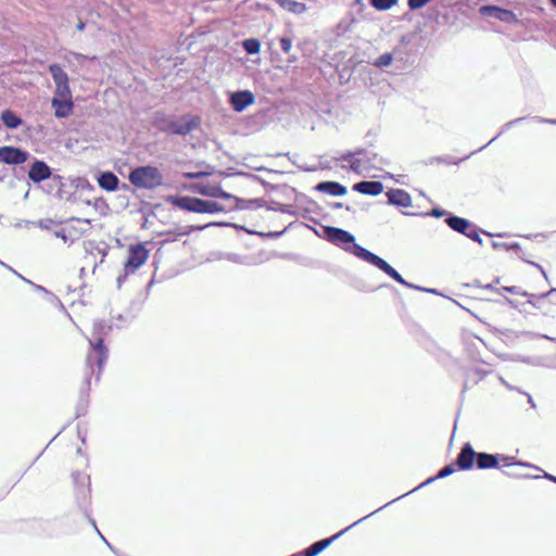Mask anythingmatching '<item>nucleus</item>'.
Masks as SVG:
<instances>
[{"mask_svg":"<svg viewBox=\"0 0 556 556\" xmlns=\"http://www.w3.org/2000/svg\"><path fill=\"white\" fill-rule=\"evenodd\" d=\"M324 232L327 240L331 243L353 254L357 258L379 268L381 271L387 274L399 283H406V280L399 274L397 270H395L387 261L380 256L356 243L354 236L349 231L332 226H326L324 227Z\"/></svg>","mask_w":556,"mask_h":556,"instance_id":"nucleus-1","label":"nucleus"},{"mask_svg":"<svg viewBox=\"0 0 556 556\" xmlns=\"http://www.w3.org/2000/svg\"><path fill=\"white\" fill-rule=\"evenodd\" d=\"M112 327L103 319L96 320L92 328V337L88 339L91 352L87 355V372L85 387L81 392H87L90 387V375L93 372V366L98 367L97 380L100 378L102 368L108 359L109 351L103 343L104 337L111 331Z\"/></svg>","mask_w":556,"mask_h":556,"instance_id":"nucleus-2","label":"nucleus"},{"mask_svg":"<svg viewBox=\"0 0 556 556\" xmlns=\"http://www.w3.org/2000/svg\"><path fill=\"white\" fill-rule=\"evenodd\" d=\"M131 185L139 189L153 190L163 185V175L155 166H138L128 175Z\"/></svg>","mask_w":556,"mask_h":556,"instance_id":"nucleus-3","label":"nucleus"},{"mask_svg":"<svg viewBox=\"0 0 556 556\" xmlns=\"http://www.w3.org/2000/svg\"><path fill=\"white\" fill-rule=\"evenodd\" d=\"M200 124V119L197 116L190 114L181 115L178 118H164L162 122H157V128L170 135L186 136L194 130Z\"/></svg>","mask_w":556,"mask_h":556,"instance_id":"nucleus-4","label":"nucleus"},{"mask_svg":"<svg viewBox=\"0 0 556 556\" xmlns=\"http://www.w3.org/2000/svg\"><path fill=\"white\" fill-rule=\"evenodd\" d=\"M72 477L75 484L76 503L87 514L91 494L90 477L78 471L73 472Z\"/></svg>","mask_w":556,"mask_h":556,"instance_id":"nucleus-5","label":"nucleus"},{"mask_svg":"<svg viewBox=\"0 0 556 556\" xmlns=\"http://www.w3.org/2000/svg\"><path fill=\"white\" fill-rule=\"evenodd\" d=\"M375 513H376V510L370 513L369 515L356 520L355 522H353L352 525H350L349 527L344 528L343 530L339 531L338 533L333 534L330 538L314 542L312 545H309L307 548H305L303 552L300 553L301 556H317L324 549H326L332 542H334L337 539H339L342 534H344L346 531H349L354 526L361 523L366 518L372 516Z\"/></svg>","mask_w":556,"mask_h":556,"instance_id":"nucleus-6","label":"nucleus"},{"mask_svg":"<svg viewBox=\"0 0 556 556\" xmlns=\"http://www.w3.org/2000/svg\"><path fill=\"white\" fill-rule=\"evenodd\" d=\"M207 201L195 197L180 195L172 197L170 203L184 211L192 213H207Z\"/></svg>","mask_w":556,"mask_h":556,"instance_id":"nucleus-7","label":"nucleus"},{"mask_svg":"<svg viewBox=\"0 0 556 556\" xmlns=\"http://www.w3.org/2000/svg\"><path fill=\"white\" fill-rule=\"evenodd\" d=\"M149 251L142 243L131 245L128 251V257L125 262L126 274L135 273L141 265L146 263Z\"/></svg>","mask_w":556,"mask_h":556,"instance_id":"nucleus-8","label":"nucleus"},{"mask_svg":"<svg viewBox=\"0 0 556 556\" xmlns=\"http://www.w3.org/2000/svg\"><path fill=\"white\" fill-rule=\"evenodd\" d=\"M357 150L365 152L364 154L358 155L361 163L358 175L368 174L372 169H382L383 165L388 164V161L383 156L375 152L364 148H358Z\"/></svg>","mask_w":556,"mask_h":556,"instance_id":"nucleus-9","label":"nucleus"},{"mask_svg":"<svg viewBox=\"0 0 556 556\" xmlns=\"http://www.w3.org/2000/svg\"><path fill=\"white\" fill-rule=\"evenodd\" d=\"M29 153L21 148L4 146L0 148V162L8 165H20L25 163Z\"/></svg>","mask_w":556,"mask_h":556,"instance_id":"nucleus-10","label":"nucleus"},{"mask_svg":"<svg viewBox=\"0 0 556 556\" xmlns=\"http://www.w3.org/2000/svg\"><path fill=\"white\" fill-rule=\"evenodd\" d=\"M525 117H518V118H515L513 121H509L507 122L503 128H502V131L495 136L494 138H492L485 146L479 148L478 150H475L473 152H471L470 154L466 155L465 157L460 159V160H446L445 157H442V156H437V157H431L429 159L426 164H433V163H446V164H455L457 165L458 163H460L462 161L464 160H467L469 159L471 155L480 152L481 150H483L485 147H488L489 144H491L493 141H495L498 136L504 131V130H507L509 129L513 125H517L519 124L521 121H523Z\"/></svg>","mask_w":556,"mask_h":556,"instance_id":"nucleus-11","label":"nucleus"},{"mask_svg":"<svg viewBox=\"0 0 556 556\" xmlns=\"http://www.w3.org/2000/svg\"><path fill=\"white\" fill-rule=\"evenodd\" d=\"M477 458V452L470 443H465L456 457V466L460 470H469L473 467Z\"/></svg>","mask_w":556,"mask_h":556,"instance_id":"nucleus-12","label":"nucleus"},{"mask_svg":"<svg viewBox=\"0 0 556 556\" xmlns=\"http://www.w3.org/2000/svg\"><path fill=\"white\" fill-rule=\"evenodd\" d=\"M254 94L250 90H239L232 92L229 102L232 109L240 113L254 102Z\"/></svg>","mask_w":556,"mask_h":556,"instance_id":"nucleus-13","label":"nucleus"},{"mask_svg":"<svg viewBox=\"0 0 556 556\" xmlns=\"http://www.w3.org/2000/svg\"><path fill=\"white\" fill-rule=\"evenodd\" d=\"M51 175V168L48 166L46 162L40 160H36L28 170L29 179L36 184L50 178Z\"/></svg>","mask_w":556,"mask_h":556,"instance_id":"nucleus-14","label":"nucleus"},{"mask_svg":"<svg viewBox=\"0 0 556 556\" xmlns=\"http://www.w3.org/2000/svg\"><path fill=\"white\" fill-rule=\"evenodd\" d=\"M195 192L203 197L216 198V199H235V195L224 191L219 185H198Z\"/></svg>","mask_w":556,"mask_h":556,"instance_id":"nucleus-15","label":"nucleus"},{"mask_svg":"<svg viewBox=\"0 0 556 556\" xmlns=\"http://www.w3.org/2000/svg\"><path fill=\"white\" fill-rule=\"evenodd\" d=\"M386 195L388 197V203L390 205L399 207L412 206V198L409 193L403 189H390Z\"/></svg>","mask_w":556,"mask_h":556,"instance_id":"nucleus-16","label":"nucleus"},{"mask_svg":"<svg viewBox=\"0 0 556 556\" xmlns=\"http://www.w3.org/2000/svg\"><path fill=\"white\" fill-rule=\"evenodd\" d=\"M51 106L54 109V115L58 118H66L73 113L72 98H52Z\"/></svg>","mask_w":556,"mask_h":556,"instance_id":"nucleus-17","label":"nucleus"},{"mask_svg":"<svg viewBox=\"0 0 556 556\" xmlns=\"http://www.w3.org/2000/svg\"><path fill=\"white\" fill-rule=\"evenodd\" d=\"M99 187L105 191L113 192L119 189L118 177L110 170L100 172L97 176Z\"/></svg>","mask_w":556,"mask_h":556,"instance_id":"nucleus-18","label":"nucleus"},{"mask_svg":"<svg viewBox=\"0 0 556 556\" xmlns=\"http://www.w3.org/2000/svg\"><path fill=\"white\" fill-rule=\"evenodd\" d=\"M455 465H456V464H448V465H446V466L442 467V468L438 471V473H437L434 477H430V478H428L425 482H422L421 484H419L418 486H416L414 490H412V491L407 492V493H406V495H407V494H409V493H412V492H414V491H416V490H418V489H420V488H422V486H425V485H427V484L432 483V482H433V481H435L437 479H443V478H446V477L451 476L452 473H454V472H455ZM404 496H405V494H404ZM402 497H403V495H402V496H399L397 498H395V500H393V501L389 502L388 504L383 505L382 507L378 508L376 511H379V510H380V509H382L383 507H386V506L390 505L391 503H393V502H395V501H397V500H400V498H402Z\"/></svg>","mask_w":556,"mask_h":556,"instance_id":"nucleus-19","label":"nucleus"},{"mask_svg":"<svg viewBox=\"0 0 556 556\" xmlns=\"http://www.w3.org/2000/svg\"><path fill=\"white\" fill-rule=\"evenodd\" d=\"M480 12L483 15L494 17L502 22H509L511 18H514V13L511 11L502 9L496 5H484L480 9Z\"/></svg>","mask_w":556,"mask_h":556,"instance_id":"nucleus-20","label":"nucleus"},{"mask_svg":"<svg viewBox=\"0 0 556 556\" xmlns=\"http://www.w3.org/2000/svg\"><path fill=\"white\" fill-rule=\"evenodd\" d=\"M353 190L368 195H378L383 191V185L380 181L363 180L353 186Z\"/></svg>","mask_w":556,"mask_h":556,"instance_id":"nucleus-21","label":"nucleus"},{"mask_svg":"<svg viewBox=\"0 0 556 556\" xmlns=\"http://www.w3.org/2000/svg\"><path fill=\"white\" fill-rule=\"evenodd\" d=\"M315 189L319 192L336 197L344 195L348 192L346 187L337 181H321L316 185Z\"/></svg>","mask_w":556,"mask_h":556,"instance_id":"nucleus-22","label":"nucleus"},{"mask_svg":"<svg viewBox=\"0 0 556 556\" xmlns=\"http://www.w3.org/2000/svg\"><path fill=\"white\" fill-rule=\"evenodd\" d=\"M500 463L498 454H489L484 452L477 453L476 465L478 469L497 468Z\"/></svg>","mask_w":556,"mask_h":556,"instance_id":"nucleus-23","label":"nucleus"},{"mask_svg":"<svg viewBox=\"0 0 556 556\" xmlns=\"http://www.w3.org/2000/svg\"><path fill=\"white\" fill-rule=\"evenodd\" d=\"M445 224L454 231L465 236L466 231L472 224L470 220L453 214H448L445 218Z\"/></svg>","mask_w":556,"mask_h":556,"instance_id":"nucleus-24","label":"nucleus"},{"mask_svg":"<svg viewBox=\"0 0 556 556\" xmlns=\"http://www.w3.org/2000/svg\"><path fill=\"white\" fill-rule=\"evenodd\" d=\"M362 150L348 151L343 153L340 157L336 159L337 161H343L349 163V169L355 174H359V160L358 155L364 154Z\"/></svg>","mask_w":556,"mask_h":556,"instance_id":"nucleus-25","label":"nucleus"},{"mask_svg":"<svg viewBox=\"0 0 556 556\" xmlns=\"http://www.w3.org/2000/svg\"><path fill=\"white\" fill-rule=\"evenodd\" d=\"M281 9L295 14L301 15L307 11V7L303 2L295 0H274Z\"/></svg>","mask_w":556,"mask_h":556,"instance_id":"nucleus-26","label":"nucleus"},{"mask_svg":"<svg viewBox=\"0 0 556 556\" xmlns=\"http://www.w3.org/2000/svg\"><path fill=\"white\" fill-rule=\"evenodd\" d=\"M227 201H232L233 205L229 206L228 210H249L253 207H261L262 206V199H241L235 195V199H227Z\"/></svg>","mask_w":556,"mask_h":556,"instance_id":"nucleus-27","label":"nucleus"},{"mask_svg":"<svg viewBox=\"0 0 556 556\" xmlns=\"http://www.w3.org/2000/svg\"><path fill=\"white\" fill-rule=\"evenodd\" d=\"M0 118L9 129H15L22 124V118L11 110L2 111Z\"/></svg>","mask_w":556,"mask_h":556,"instance_id":"nucleus-28","label":"nucleus"},{"mask_svg":"<svg viewBox=\"0 0 556 556\" xmlns=\"http://www.w3.org/2000/svg\"><path fill=\"white\" fill-rule=\"evenodd\" d=\"M49 73L51 74L55 86L68 83V75L60 64H51L49 66Z\"/></svg>","mask_w":556,"mask_h":556,"instance_id":"nucleus-29","label":"nucleus"},{"mask_svg":"<svg viewBox=\"0 0 556 556\" xmlns=\"http://www.w3.org/2000/svg\"><path fill=\"white\" fill-rule=\"evenodd\" d=\"M484 233L486 236H490L492 237L493 235L491 232H488V231H484V230H481L477 225L475 224H471L470 227L468 228V230L466 231L465 236L469 239H471L472 241L475 242H478L480 245L483 244V240L482 238L480 237V233Z\"/></svg>","mask_w":556,"mask_h":556,"instance_id":"nucleus-30","label":"nucleus"},{"mask_svg":"<svg viewBox=\"0 0 556 556\" xmlns=\"http://www.w3.org/2000/svg\"><path fill=\"white\" fill-rule=\"evenodd\" d=\"M242 48L248 54H256L260 52L261 42L256 38H248L242 41Z\"/></svg>","mask_w":556,"mask_h":556,"instance_id":"nucleus-31","label":"nucleus"},{"mask_svg":"<svg viewBox=\"0 0 556 556\" xmlns=\"http://www.w3.org/2000/svg\"><path fill=\"white\" fill-rule=\"evenodd\" d=\"M225 258L236 264H242L247 266L253 265V262L249 256L240 255L237 253H228L226 254Z\"/></svg>","mask_w":556,"mask_h":556,"instance_id":"nucleus-32","label":"nucleus"},{"mask_svg":"<svg viewBox=\"0 0 556 556\" xmlns=\"http://www.w3.org/2000/svg\"><path fill=\"white\" fill-rule=\"evenodd\" d=\"M396 2L397 0H370V4L379 11H387L396 4Z\"/></svg>","mask_w":556,"mask_h":556,"instance_id":"nucleus-33","label":"nucleus"},{"mask_svg":"<svg viewBox=\"0 0 556 556\" xmlns=\"http://www.w3.org/2000/svg\"><path fill=\"white\" fill-rule=\"evenodd\" d=\"M392 61H393L392 53L387 52V53L381 54L378 59H376L372 64L376 67L383 68V67L391 65Z\"/></svg>","mask_w":556,"mask_h":556,"instance_id":"nucleus-34","label":"nucleus"},{"mask_svg":"<svg viewBox=\"0 0 556 556\" xmlns=\"http://www.w3.org/2000/svg\"><path fill=\"white\" fill-rule=\"evenodd\" d=\"M53 98H72V91L70 88V84H61L55 86V96Z\"/></svg>","mask_w":556,"mask_h":556,"instance_id":"nucleus-35","label":"nucleus"},{"mask_svg":"<svg viewBox=\"0 0 556 556\" xmlns=\"http://www.w3.org/2000/svg\"><path fill=\"white\" fill-rule=\"evenodd\" d=\"M500 459H502L503 462V465L505 467H509V466H513V465H518V466H525V467H532V465L528 464V463H523V462H516L514 457L511 456H504V455H500ZM534 468V466H533ZM535 469H539L538 467H535Z\"/></svg>","mask_w":556,"mask_h":556,"instance_id":"nucleus-36","label":"nucleus"},{"mask_svg":"<svg viewBox=\"0 0 556 556\" xmlns=\"http://www.w3.org/2000/svg\"><path fill=\"white\" fill-rule=\"evenodd\" d=\"M229 211L226 206L219 204L216 201H207V214H214L219 212H226Z\"/></svg>","mask_w":556,"mask_h":556,"instance_id":"nucleus-37","label":"nucleus"},{"mask_svg":"<svg viewBox=\"0 0 556 556\" xmlns=\"http://www.w3.org/2000/svg\"><path fill=\"white\" fill-rule=\"evenodd\" d=\"M504 290L509 292V293H513V294H518V295H521V296H531V298H535V294L533 293H529L527 291H522L520 287H517V286H511V287H504Z\"/></svg>","mask_w":556,"mask_h":556,"instance_id":"nucleus-38","label":"nucleus"},{"mask_svg":"<svg viewBox=\"0 0 556 556\" xmlns=\"http://www.w3.org/2000/svg\"><path fill=\"white\" fill-rule=\"evenodd\" d=\"M87 517L89 518V521L90 523L93 526V528L96 529V531L98 532V534L100 535V538L104 541V543L108 545V547L114 553L116 554L117 556H128V555H125V554H119L108 541L102 535V533L99 531V529L97 528V525H96V521L90 518L88 515Z\"/></svg>","mask_w":556,"mask_h":556,"instance_id":"nucleus-39","label":"nucleus"},{"mask_svg":"<svg viewBox=\"0 0 556 556\" xmlns=\"http://www.w3.org/2000/svg\"><path fill=\"white\" fill-rule=\"evenodd\" d=\"M87 517L89 518V521L90 523L93 526V528L96 529V531L98 532V534L100 535V538L104 541V543L108 545V547L114 553L116 554L117 556H128V555H125V554H119L108 541L102 535V533L99 531V529L97 528V525H96V521L90 518L88 515Z\"/></svg>","mask_w":556,"mask_h":556,"instance_id":"nucleus-40","label":"nucleus"},{"mask_svg":"<svg viewBox=\"0 0 556 556\" xmlns=\"http://www.w3.org/2000/svg\"><path fill=\"white\" fill-rule=\"evenodd\" d=\"M432 0H407L408 8L410 10H418L424 8L426 4L431 2Z\"/></svg>","mask_w":556,"mask_h":556,"instance_id":"nucleus-41","label":"nucleus"},{"mask_svg":"<svg viewBox=\"0 0 556 556\" xmlns=\"http://www.w3.org/2000/svg\"><path fill=\"white\" fill-rule=\"evenodd\" d=\"M280 48L285 53H289L292 48V39L289 37H281L279 40Z\"/></svg>","mask_w":556,"mask_h":556,"instance_id":"nucleus-42","label":"nucleus"},{"mask_svg":"<svg viewBox=\"0 0 556 556\" xmlns=\"http://www.w3.org/2000/svg\"><path fill=\"white\" fill-rule=\"evenodd\" d=\"M10 270H12L14 274H16L21 279H23L24 281H26L27 283L31 285L36 290H39V291H42L45 292L46 294H50V292L42 286H39V285H36L34 282H31L30 280L24 278L22 275L17 274L13 268L9 267Z\"/></svg>","mask_w":556,"mask_h":556,"instance_id":"nucleus-43","label":"nucleus"},{"mask_svg":"<svg viewBox=\"0 0 556 556\" xmlns=\"http://www.w3.org/2000/svg\"><path fill=\"white\" fill-rule=\"evenodd\" d=\"M268 210H273L280 213H290V205L281 204V203H275L274 206L268 207Z\"/></svg>","mask_w":556,"mask_h":556,"instance_id":"nucleus-44","label":"nucleus"},{"mask_svg":"<svg viewBox=\"0 0 556 556\" xmlns=\"http://www.w3.org/2000/svg\"><path fill=\"white\" fill-rule=\"evenodd\" d=\"M518 257L521 258L522 261L528 262L531 265L535 266L542 273L543 277L547 280V275H546L544 268L540 264L528 261L526 258L525 253L518 254Z\"/></svg>","mask_w":556,"mask_h":556,"instance_id":"nucleus-45","label":"nucleus"},{"mask_svg":"<svg viewBox=\"0 0 556 556\" xmlns=\"http://www.w3.org/2000/svg\"><path fill=\"white\" fill-rule=\"evenodd\" d=\"M402 285L407 287V288H410V289H416V290H420V291H425V292H429V293H434V294L437 293L435 289L422 288V287L416 286L414 283H410L408 281H406V283H402Z\"/></svg>","mask_w":556,"mask_h":556,"instance_id":"nucleus-46","label":"nucleus"},{"mask_svg":"<svg viewBox=\"0 0 556 556\" xmlns=\"http://www.w3.org/2000/svg\"><path fill=\"white\" fill-rule=\"evenodd\" d=\"M532 119L538 122V123H541V124L556 125V119L555 118H546V117H541V116H533Z\"/></svg>","mask_w":556,"mask_h":556,"instance_id":"nucleus-47","label":"nucleus"},{"mask_svg":"<svg viewBox=\"0 0 556 556\" xmlns=\"http://www.w3.org/2000/svg\"><path fill=\"white\" fill-rule=\"evenodd\" d=\"M54 224V222L50 218H47V219H40L38 222V226L41 228V229H51L52 225Z\"/></svg>","mask_w":556,"mask_h":556,"instance_id":"nucleus-48","label":"nucleus"},{"mask_svg":"<svg viewBox=\"0 0 556 556\" xmlns=\"http://www.w3.org/2000/svg\"><path fill=\"white\" fill-rule=\"evenodd\" d=\"M429 215L433 216V217H442L444 215H448V213L446 211H444L443 208H439V207H434L431 210V212L429 213Z\"/></svg>","mask_w":556,"mask_h":556,"instance_id":"nucleus-49","label":"nucleus"},{"mask_svg":"<svg viewBox=\"0 0 556 556\" xmlns=\"http://www.w3.org/2000/svg\"><path fill=\"white\" fill-rule=\"evenodd\" d=\"M48 295H49V301H50L53 305L59 306V307H60L61 309H63V311L65 309V307H64L63 303L61 302V300H60L58 296L53 295L51 292H50V294H48Z\"/></svg>","mask_w":556,"mask_h":556,"instance_id":"nucleus-50","label":"nucleus"},{"mask_svg":"<svg viewBox=\"0 0 556 556\" xmlns=\"http://www.w3.org/2000/svg\"><path fill=\"white\" fill-rule=\"evenodd\" d=\"M541 298H551L552 302L556 304V288H552L549 291L542 293L540 299Z\"/></svg>","mask_w":556,"mask_h":556,"instance_id":"nucleus-51","label":"nucleus"},{"mask_svg":"<svg viewBox=\"0 0 556 556\" xmlns=\"http://www.w3.org/2000/svg\"><path fill=\"white\" fill-rule=\"evenodd\" d=\"M207 174L204 173V172H194V173H186L185 174V177L189 178V179H198V178H201L203 176H206Z\"/></svg>","mask_w":556,"mask_h":556,"instance_id":"nucleus-52","label":"nucleus"},{"mask_svg":"<svg viewBox=\"0 0 556 556\" xmlns=\"http://www.w3.org/2000/svg\"><path fill=\"white\" fill-rule=\"evenodd\" d=\"M507 251H514L516 253L521 252V247L517 242L507 243Z\"/></svg>","mask_w":556,"mask_h":556,"instance_id":"nucleus-53","label":"nucleus"},{"mask_svg":"<svg viewBox=\"0 0 556 556\" xmlns=\"http://www.w3.org/2000/svg\"><path fill=\"white\" fill-rule=\"evenodd\" d=\"M492 248L494 250H500V249H505L507 250V242H497V241H492Z\"/></svg>","mask_w":556,"mask_h":556,"instance_id":"nucleus-54","label":"nucleus"},{"mask_svg":"<svg viewBox=\"0 0 556 556\" xmlns=\"http://www.w3.org/2000/svg\"><path fill=\"white\" fill-rule=\"evenodd\" d=\"M228 225H229L228 223H210L205 226H199L195 229L203 230L204 228L210 227V226H228Z\"/></svg>","mask_w":556,"mask_h":556,"instance_id":"nucleus-55","label":"nucleus"},{"mask_svg":"<svg viewBox=\"0 0 556 556\" xmlns=\"http://www.w3.org/2000/svg\"><path fill=\"white\" fill-rule=\"evenodd\" d=\"M282 233H283V231L268 232V233L260 232L258 235H260V236H262V237L278 238V237H279V236H281Z\"/></svg>","mask_w":556,"mask_h":556,"instance_id":"nucleus-56","label":"nucleus"},{"mask_svg":"<svg viewBox=\"0 0 556 556\" xmlns=\"http://www.w3.org/2000/svg\"><path fill=\"white\" fill-rule=\"evenodd\" d=\"M54 236H55L56 238L62 239L64 242H66V241H67V236H66V233H65V231H64V230H58V231H55V232H54Z\"/></svg>","mask_w":556,"mask_h":556,"instance_id":"nucleus-57","label":"nucleus"},{"mask_svg":"<svg viewBox=\"0 0 556 556\" xmlns=\"http://www.w3.org/2000/svg\"><path fill=\"white\" fill-rule=\"evenodd\" d=\"M522 394H525V395L527 396L529 404H530L532 407H535V403H534V401H533V397H532L529 393H527V392H522Z\"/></svg>","mask_w":556,"mask_h":556,"instance_id":"nucleus-58","label":"nucleus"},{"mask_svg":"<svg viewBox=\"0 0 556 556\" xmlns=\"http://www.w3.org/2000/svg\"><path fill=\"white\" fill-rule=\"evenodd\" d=\"M545 479L549 480V481H553L556 483V477L551 475V473H547V472H544V476H543Z\"/></svg>","mask_w":556,"mask_h":556,"instance_id":"nucleus-59","label":"nucleus"},{"mask_svg":"<svg viewBox=\"0 0 556 556\" xmlns=\"http://www.w3.org/2000/svg\"><path fill=\"white\" fill-rule=\"evenodd\" d=\"M127 275H128V274H126V273H125L124 275L118 276V278H117V286H118V288L122 286V283H123V282H124V280L126 279V276H127Z\"/></svg>","mask_w":556,"mask_h":556,"instance_id":"nucleus-60","label":"nucleus"},{"mask_svg":"<svg viewBox=\"0 0 556 556\" xmlns=\"http://www.w3.org/2000/svg\"><path fill=\"white\" fill-rule=\"evenodd\" d=\"M501 382L508 389V390H517V388L509 384L507 381H505L503 378H501Z\"/></svg>","mask_w":556,"mask_h":556,"instance_id":"nucleus-61","label":"nucleus"},{"mask_svg":"<svg viewBox=\"0 0 556 556\" xmlns=\"http://www.w3.org/2000/svg\"><path fill=\"white\" fill-rule=\"evenodd\" d=\"M72 220H77V222H80V223H85L87 225H90L91 220L88 219V218H77V217H73Z\"/></svg>","mask_w":556,"mask_h":556,"instance_id":"nucleus-62","label":"nucleus"},{"mask_svg":"<svg viewBox=\"0 0 556 556\" xmlns=\"http://www.w3.org/2000/svg\"><path fill=\"white\" fill-rule=\"evenodd\" d=\"M85 27H86V24H85V22H83V21H80V22L76 25V29H77V30H79V31L84 30V29H85Z\"/></svg>","mask_w":556,"mask_h":556,"instance_id":"nucleus-63","label":"nucleus"},{"mask_svg":"<svg viewBox=\"0 0 556 556\" xmlns=\"http://www.w3.org/2000/svg\"><path fill=\"white\" fill-rule=\"evenodd\" d=\"M475 374H477L479 376V379H481L483 376L486 375V371L477 368L475 369Z\"/></svg>","mask_w":556,"mask_h":556,"instance_id":"nucleus-64","label":"nucleus"}]
</instances>
